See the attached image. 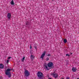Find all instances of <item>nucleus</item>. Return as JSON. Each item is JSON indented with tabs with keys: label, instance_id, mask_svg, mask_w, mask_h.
<instances>
[{
	"label": "nucleus",
	"instance_id": "nucleus-8",
	"mask_svg": "<svg viewBox=\"0 0 79 79\" xmlns=\"http://www.w3.org/2000/svg\"><path fill=\"white\" fill-rule=\"evenodd\" d=\"M4 68V65L2 64H0V69H3Z\"/></svg>",
	"mask_w": 79,
	"mask_h": 79
},
{
	"label": "nucleus",
	"instance_id": "nucleus-10",
	"mask_svg": "<svg viewBox=\"0 0 79 79\" xmlns=\"http://www.w3.org/2000/svg\"><path fill=\"white\" fill-rule=\"evenodd\" d=\"M44 66L46 68V69L48 70L49 69H48V67L47 66V63H45L44 64Z\"/></svg>",
	"mask_w": 79,
	"mask_h": 79
},
{
	"label": "nucleus",
	"instance_id": "nucleus-7",
	"mask_svg": "<svg viewBox=\"0 0 79 79\" xmlns=\"http://www.w3.org/2000/svg\"><path fill=\"white\" fill-rule=\"evenodd\" d=\"M11 13H9L7 14V17L9 19H10V18H11Z\"/></svg>",
	"mask_w": 79,
	"mask_h": 79
},
{
	"label": "nucleus",
	"instance_id": "nucleus-11",
	"mask_svg": "<svg viewBox=\"0 0 79 79\" xmlns=\"http://www.w3.org/2000/svg\"><path fill=\"white\" fill-rule=\"evenodd\" d=\"M24 59H25V57L24 56L23 58H22V59L21 60V61L22 62H23L24 60Z\"/></svg>",
	"mask_w": 79,
	"mask_h": 79
},
{
	"label": "nucleus",
	"instance_id": "nucleus-12",
	"mask_svg": "<svg viewBox=\"0 0 79 79\" xmlns=\"http://www.w3.org/2000/svg\"><path fill=\"white\" fill-rule=\"evenodd\" d=\"M34 47L35 48V49H36V51H37V46L36 45H35L34 46Z\"/></svg>",
	"mask_w": 79,
	"mask_h": 79
},
{
	"label": "nucleus",
	"instance_id": "nucleus-16",
	"mask_svg": "<svg viewBox=\"0 0 79 79\" xmlns=\"http://www.w3.org/2000/svg\"><path fill=\"white\" fill-rule=\"evenodd\" d=\"M65 63H66V65H68V60L66 61L65 62Z\"/></svg>",
	"mask_w": 79,
	"mask_h": 79
},
{
	"label": "nucleus",
	"instance_id": "nucleus-24",
	"mask_svg": "<svg viewBox=\"0 0 79 79\" xmlns=\"http://www.w3.org/2000/svg\"><path fill=\"white\" fill-rule=\"evenodd\" d=\"M70 79V77H68L66 78V79Z\"/></svg>",
	"mask_w": 79,
	"mask_h": 79
},
{
	"label": "nucleus",
	"instance_id": "nucleus-9",
	"mask_svg": "<svg viewBox=\"0 0 79 79\" xmlns=\"http://www.w3.org/2000/svg\"><path fill=\"white\" fill-rule=\"evenodd\" d=\"M72 70L73 72H76V68L75 67H73Z\"/></svg>",
	"mask_w": 79,
	"mask_h": 79
},
{
	"label": "nucleus",
	"instance_id": "nucleus-28",
	"mask_svg": "<svg viewBox=\"0 0 79 79\" xmlns=\"http://www.w3.org/2000/svg\"><path fill=\"white\" fill-rule=\"evenodd\" d=\"M1 79V78H0V79Z\"/></svg>",
	"mask_w": 79,
	"mask_h": 79
},
{
	"label": "nucleus",
	"instance_id": "nucleus-21",
	"mask_svg": "<svg viewBox=\"0 0 79 79\" xmlns=\"http://www.w3.org/2000/svg\"><path fill=\"white\" fill-rule=\"evenodd\" d=\"M47 56H51V55L50 54H48Z\"/></svg>",
	"mask_w": 79,
	"mask_h": 79
},
{
	"label": "nucleus",
	"instance_id": "nucleus-17",
	"mask_svg": "<svg viewBox=\"0 0 79 79\" xmlns=\"http://www.w3.org/2000/svg\"><path fill=\"white\" fill-rule=\"evenodd\" d=\"M11 5H14V2H13V0H12L11 2Z\"/></svg>",
	"mask_w": 79,
	"mask_h": 79
},
{
	"label": "nucleus",
	"instance_id": "nucleus-26",
	"mask_svg": "<svg viewBox=\"0 0 79 79\" xmlns=\"http://www.w3.org/2000/svg\"><path fill=\"white\" fill-rule=\"evenodd\" d=\"M72 54H73L72 53H71V55H72Z\"/></svg>",
	"mask_w": 79,
	"mask_h": 79
},
{
	"label": "nucleus",
	"instance_id": "nucleus-5",
	"mask_svg": "<svg viewBox=\"0 0 79 79\" xmlns=\"http://www.w3.org/2000/svg\"><path fill=\"white\" fill-rule=\"evenodd\" d=\"M45 53H46V51H44L43 54H42L41 57H40V58H42V60H43L44 57L45 56Z\"/></svg>",
	"mask_w": 79,
	"mask_h": 79
},
{
	"label": "nucleus",
	"instance_id": "nucleus-6",
	"mask_svg": "<svg viewBox=\"0 0 79 79\" xmlns=\"http://www.w3.org/2000/svg\"><path fill=\"white\" fill-rule=\"evenodd\" d=\"M51 75H53V77L55 78H57V77H58V74H57V73H52Z\"/></svg>",
	"mask_w": 79,
	"mask_h": 79
},
{
	"label": "nucleus",
	"instance_id": "nucleus-25",
	"mask_svg": "<svg viewBox=\"0 0 79 79\" xmlns=\"http://www.w3.org/2000/svg\"><path fill=\"white\" fill-rule=\"evenodd\" d=\"M49 79H52V78H49Z\"/></svg>",
	"mask_w": 79,
	"mask_h": 79
},
{
	"label": "nucleus",
	"instance_id": "nucleus-20",
	"mask_svg": "<svg viewBox=\"0 0 79 79\" xmlns=\"http://www.w3.org/2000/svg\"><path fill=\"white\" fill-rule=\"evenodd\" d=\"M9 61H10V60H7V62H6V63H7V64H8V63H9Z\"/></svg>",
	"mask_w": 79,
	"mask_h": 79
},
{
	"label": "nucleus",
	"instance_id": "nucleus-1",
	"mask_svg": "<svg viewBox=\"0 0 79 79\" xmlns=\"http://www.w3.org/2000/svg\"><path fill=\"white\" fill-rule=\"evenodd\" d=\"M14 71V70L13 69H8L7 70H5V73L6 75L8 76V77H11V71Z\"/></svg>",
	"mask_w": 79,
	"mask_h": 79
},
{
	"label": "nucleus",
	"instance_id": "nucleus-15",
	"mask_svg": "<svg viewBox=\"0 0 79 79\" xmlns=\"http://www.w3.org/2000/svg\"><path fill=\"white\" fill-rule=\"evenodd\" d=\"M34 58V57L32 55H31V60H33Z\"/></svg>",
	"mask_w": 79,
	"mask_h": 79
},
{
	"label": "nucleus",
	"instance_id": "nucleus-19",
	"mask_svg": "<svg viewBox=\"0 0 79 79\" xmlns=\"http://www.w3.org/2000/svg\"><path fill=\"white\" fill-rule=\"evenodd\" d=\"M70 56V55H69L68 54H66V56Z\"/></svg>",
	"mask_w": 79,
	"mask_h": 79
},
{
	"label": "nucleus",
	"instance_id": "nucleus-3",
	"mask_svg": "<svg viewBox=\"0 0 79 79\" xmlns=\"http://www.w3.org/2000/svg\"><path fill=\"white\" fill-rule=\"evenodd\" d=\"M53 66V64L52 62H49L48 64V66L49 68H51V67H52Z\"/></svg>",
	"mask_w": 79,
	"mask_h": 79
},
{
	"label": "nucleus",
	"instance_id": "nucleus-27",
	"mask_svg": "<svg viewBox=\"0 0 79 79\" xmlns=\"http://www.w3.org/2000/svg\"><path fill=\"white\" fill-rule=\"evenodd\" d=\"M77 79H79V78H77Z\"/></svg>",
	"mask_w": 79,
	"mask_h": 79
},
{
	"label": "nucleus",
	"instance_id": "nucleus-13",
	"mask_svg": "<svg viewBox=\"0 0 79 79\" xmlns=\"http://www.w3.org/2000/svg\"><path fill=\"white\" fill-rule=\"evenodd\" d=\"M29 24H30V23H29V22H28V21H27L26 25L28 26V25H29Z\"/></svg>",
	"mask_w": 79,
	"mask_h": 79
},
{
	"label": "nucleus",
	"instance_id": "nucleus-4",
	"mask_svg": "<svg viewBox=\"0 0 79 79\" xmlns=\"http://www.w3.org/2000/svg\"><path fill=\"white\" fill-rule=\"evenodd\" d=\"M29 76V73L27 70H25V76L28 77Z\"/></svg>",
	"mask_w": 79,
	"mask_h": 79
},
{
	"label": "nucleus",
	"instance_id": "nucleus-2",
	"mask_svg": "<svg viewBox=\"0 0 79 79\" xmlns=\"http://www.w3.org/2000/svg\"><path fill=\"white\" fill-rule=\"evenodd\" d=\"M37 76L38 77H39V78H42V77H44V74L40 72H38Z\"/></svg>",
	"mask_w": 79,
	"mask_h": 79
},
{
	"label": "nucleus",
	"instance_id": "nucleus-22",
	"mask_svg": "<svg viewBox=\"0 0 79 79\" xmlns=\"http://www.w3.org/2000/svg\"><path fill=\"white\" fill-rule=\"evenodd\" d=\"M7 58L9 59H10V58H11V57H8Z\"/></svg>",
	"mask_w": 79,
	"mask_h": 79
},
{
	"label": "nucleus",
	"instance_id": "nucleus-14",
	"mask_svg": "<svg viewBox=\"0 0 79 79\" xmlns=\"http://www.w3.org/2000/svg\"><path fill=\"white\" fill-rule=\"evenodd\" d=\"M64 42L66 44L67 42V40L66 39H64Z\"/></svg>",
	"mask_w": 79,
	"mask_h": 79
},
{
	"label": "nucleus",
	"instance_id": "nucleus-18",
	"mask_svg": "<svg viewBox=\"0 0 79 79\" xmlns=\"http://www.w3.org/2000/svg\"><path fill=\"white\" fill-rule=\"evenodd\" d=\"M46 61H48L49 60V58L48 57H47L46 59Z\"/></svg>",
	"mask_w": 79,
	"mask_h": 79
},
{
	"label": "nucleus",
	"instance_id": "nucleus-23",
	"mask_svg": "<svg viewBox=\"0 0 79 79\" xmlns=\"http://www.w3.org/2000/svg\"><path fill=\"white\" fill-rule=\"evenodd\" d=\"M30 49H32V46H31V45H30Z\"/></svg>",
	"mask_w": 79,
	"mask_h": 79
}]
</instances>
